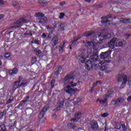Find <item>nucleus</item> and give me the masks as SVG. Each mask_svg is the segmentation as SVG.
Instances as JSON below:
<instances>
[{
	"label": "nucleus",
	"instance_id": "29",
	"mask_svg": "<svg viewBox=\"0 0 131 131\" xmlns=\"http://www.w3.org/2000/svg\"><path fill=\"white\" fill-rule=\"evenodd\" d=\"M82 113H81V112H78V113H75V117L76 118H77V119H79H79H80V118H81V115H82Z\"/></svg>",
	"mask_w": 131,
	"mask_h": 131
},
{
	"label": "nucleus",
	"instance_id": "26",
	"mask_svg": "<svg viewBox=\"0 0 131 131\" xmlns=\"http://www.w3.org/2000/svg\"><path fill=\"white\" fill-rule=\"evenodd\" d=\"M15 124H16V120H10L8 126L9 127H12V126H15Z\"/></svg>",
	"mask_w": 131,
	"mask_h": 131
},
{
	"label": "nucleus",
	"instance_id": "42",
	"mask_svg": "<svg viewBox=\"0 0 131 131\" xmlns=\"http://www.w3.org/2000/svg\"><path fill=\"white\" fill-rule=\"evenodd\" d=\"M65 16V13L64 12H61L59 14V19H63Z\"/></svg>",
	"mask_w": 131,
	"mask_h": 131
},
{
	"label": "nucleus",
	"instance_id": "1",
	"mask_svg": "<svg viewBox=\"0 0 131 131\" xmlns=\"http://www.w3.org/2000/svg\"><path fill=\"white\" fill-rule=\"evenodd\" d=\"M89 46H93L92 48L94 49L93 55L92 56V51H91L89 53H88V57H91V60H88L85 62V69H87L89 71H91L93 69V64H95V63H97L98 61V59H99V52H98V50L97 49V44H94V42L92 41L88 42Z\"/></svg>",
	"mask_w": 131,
	"mask_h": 131
},
{
	"label": "nucleus",
	"instance_id": "33",
	"mask_svg": "<svg viewBox=\"0 0 131 131\" xmlns=\"http://www.w3.org/2000/svg\"><path fill=\"white\" fill-rule=\"evenodd\" d=\"M84 53H81V55L82 56L80 57V59H82V60L81 61V63H84V62H85V60L86 59V57H85V55H84V56H83Z\"/></svg>",
	"mask_w": 131,
	"mask_h": 131
},
{
	"label": "nucleus",
	"instance_id": "9",
	"mask_svg": "<svg viewBox=\"0 0 131 131\" xmlns=\"http://www.w3.org/2000/svg\"><path fill=\"white\" fill-rule=\"evenodd\" d=\"M108 34H109V33H101L98 36V39H99L98 43H102V42L103 41V40H105V39H109L110 37L108 36Z\"/></svg>",
	"mask_w": 131,
	"mask_h": 131
},
{
	"label": "nucleus",
	"instance_id": "62",
	"mask_svg": "<svg viewBox=\"0 0 131 131\" xmlns=\"http://www.w3.org/2000/svg\"><path fill=\"white\" fill-rule=\"evenodd\" d=\"M76 85H77V83H74V84H73L72 85V88H73V86H76Z\"/></svg>",
	"mask_w": 131,
	"mask_h": 131
},
{
	"label": "nucleus",
	"instance_id": "28",
	"mask_svg": "<svg viewBox=\"0 0 131 131\" xmlns=\"http://www.w3.org/2000/svg\"><path fill=\"white\" fill-rule=\"evenodd\" d=\"M35 17H37V18H41L42 17H45V14L42 12H37L35 13Z\"/></svg>",
	"mask_w": 131,
	"mask_h": 131
},
{
	"label": "nucleus",
	"instance_id": "15",
	"mask_svg": "<svg viewBox=\"0 0 131 131\" xmlns=\"http://www.w3.org/2000/svg\"><path fill=\"white\" fill-rule=\"evenodd\" d=\"M80 90L77 89H73L72 88L69 89L66 91V93L68 94H69L70 95H74L76 93V92H80Z\"/></svg>",
	"mask_w": 131,
	"mask_h": 131
},
{
	"label": "nucleus",
	"instance_id": "37",
	"mask_svg": "<svg viewBox=\"0 0 131 131\" xmlns=\"http://www.w3.org/2000/svg\"><path fill=\"white\" fill-rule=\"evenodd\" d=\"M94 7H95L96 9H101V8H103V4H100L99 5H97V4H94Z\"/></svg>",
	"mask_w": 131,
	"mask_h": 131
},
{
	"label": "nucleus",
	"instance_id": "23",
	"mask_svg": "<svg viewBox=\"0 0 131 131\" xmlns=\"http://www.w3.org/2000/svg\"><path fill=\"white\" fill-rule=\"evenodd\" d=\"M38 3L42 7H46V6H48V1H47V0H39Z\"/></svg>",
	"mask_w": 131,
	"mask_h": 131
},
{
	"label": "nucleus",
	"instance_id": "50",
	"mask_svg": "<svg viewBox=\"0 0 131 131\" xmlns=\"http://www.w3.org/2000/svg\"><path fill=\"white\" fill-rule=\"evenodd\" d=\"M24 100L26 103H27V102H29V96H27L26 97V99Z\"/></svg>",
	"mask_w": 131,
	"mask_h": 131
},
{
	"label": "nucleus",
	"instance_id": "57",
	"mask_svg": "<svg viewBox=\"0 0 131 131\" xmlns=\"http://www.w3.org/2000/svg\"><path fill=\"white\" fill-rule=\"evenodd\" d=\"M125 36L127 37V38H128V37H130V36H131V34H126L125 35Z\"/></svg>",
	"mask_w": 131,
	"mask_h": 131
},
{
	"label": "nucleus",
	"instance_id": "49",
	"mask_svg": "<svg viewBox=\"0 0 131 131\" xmlns=\"http://www.w3.org/2000/svg\"><path fill=\"white\" fill-rule=\"evenodd\" d=\"M108 116V113H104L103 114H101V117H107Z\"/></svg>",
	"mask_w": 131,
	"mask_h": 131
},
{
	"label": "nucleus",
	"instance_id": "13",
	"mask_svg": "<svg viewBox=\"0 0 131 131\" xmlns=\"http://www.w3.org/2000/svg\"><path fill=\"white\" fill-rule=\"evenodd\" d=\"M36 21L37 23H39L40 24H46L48 21V18L46 17H42L41 18H36Z\"/></svg>",
	"mask_w": 131,
	"mask_h": 131
},
{
	"label": "nucleus",
	"instance_id": "24",
	"mask_svg": "<svg viewBox=\"0 0 131 131\" xmlns=\"http://www.w3.org/2000/svg\"><path fill=\"white\" fill-rule=\"evenodd\" d=\"M91 127L92 129H95V128H98L99 125H98V123L97 121H94L93 123L91 124Z\"/></svg>",
	"mask_w": 131,
	"mask_h": 131
},
{
	"label": "nucleus",
	"instance_id": "31",
	"mask_svg": "<svg viewBox=\"0 0 131 131\" xmlns=\"http://www.w3.org/2000/svg\"><path fill=\"white\" fill-rule=\"evenodd\" d=\"M65 29V26L62 23H60L59 26L58 27V30L59 31H63Z\"/></svg>",
	"mask_w": 131,
	"mask_h": 131
},
{
	"label": "nucleus",
	"instance_id": "3",
	"mask_svg": "<svg viewBox=\"0 0 131 131\" xmlns=\"http://www.w3.org/2000/svg\"><path fill=\"white\" fill-rule=\"evenodd\" d=\"M75 76V71H72L64 77L62 80V83L64 85H67L70 82V80H72Z\"/></svg>",
	"mask_w": 131,
	"mask_h": 131
},
{
	"label": "nucleus",
	"instance_id": "61",
	"mask_svg": "<svg viewBox=\"0 0 131 131\" xmlns=\"http://www.w3.org/2000/svg\"><path fill=\"white\" fill-rule=\"evenodd\" d=\"M67 89H68V90H70V89H72V88H71V86L70 85H68L67 86Z\"/></svg>",
	"mask_w": 131,
	"mask_h": 131
},
{
	"label": "nucleus",
	"instance_id": "45",
	"mask_svg": "<svg viewBox=\"0 0 131 131\" xmlns=\"http://www.w3.org/2000/svg\"><path fill=\"white\" fill-rule=\"evenodd\" d=\"M32 43H35L36 45H39V41L37 39H34L32 41Z\"/></svg>",
	"mask_w": 131,
	"mask_h": 131
},
{
	"label": "nucleus",
	"instance_id": "14",
	"mask_svg": "<svg viewBox=\"0 0 131 131\" xmlns=\"http://www.w3.org/2000/svg\"><path fill=\"white\" fill-rule=\"evenodd\" d=\"M116 43V38H113L108 43V47L111 50H113L114 49V47H115Z\"/></svg>",
	"mask_w": 131,
	"mask_h": 131
},
{
	"label": "nucleus",
	"instance_id": "12",
	"mask_svg": "<svg viewBox=\"0 0 131 131\" xmlns=\"http://www.w3.org/2000/svg\"><path fill=\"white\" fill-rule=\"evenodd\" d=\"M124 102V98L123 97H119L117 99L114 100H112L111 103L113 105H118L119 104H121Z\"/></svg>",
	"mask_w": 131,
	"mask_h": 131
},
{
	"label": "nucleus",
	"instance_id": "32",
	"mask_svg": "<svg viewBox=\"0 0 131 131\" xmlns=\"http://www.w3.org/2000/svg\"><path fill=\"white\" fill-rule=\"evenodd\" d=\"M75 125L73 124L72 123H68L67 125V127L69 129H71V128H73V129H74L75 128Z\"/></svg>",
	"mask_w": 131,
	"mask_h": 131
},
{
	"label": "nucleus",
	"instance_id": "47",
	"mask_svg": "<svg viewBox=\"0 0 131 131\" xmlns=\"http://www.w3.org/2000/svg\"><path fill=\"white\" fill-rule=\"evenodd\" d=\"M121 126H122V129L124 130H126L127 128H126V126H125V124H121Z\"/></svg>",
	"mask_w": 131,
	"mask_h": 131
},
{
	"label": "nucleus",
	"instance_id": "53",
	"mask_svg": "<svg viewBox=\"0 0 131 131\" xmlns=\"http://www.w3.org/2000/svg\"><path fill=\"white\" fill-rule=\"evenodd\" d=\"M127 101L128 102H131V95L129 96V97H128L127 99Z\"/></svg>",
	"mask_w": 131,
	"mask_h": 131
},
{
	"label": "nucleus",
	"instance_id": "48",
	"mask_svg": "<svg viewBox=\"0 0 131 131\" xmlns=\"http://www.w3.org/2000/svg\"><path fill=\"white\" fill-rule=\"evenodd\" d=\"M27 84V81L25 82H22L19 84V85L20 86H26Z\"/></svg>",
	"mask_w": 131,
	"mask_h": 131
},
{
	"label": "nucleus",
	"instance_id": "5",
	"mask_svg": "<svg viewBox=\"0 0 131 131\" xmlns=\"http://www.w3.org/2000/svg\"><path fill=\"white\" fill-rule=\"evenodd\" d=\"M23 23H27V19L24 18H20L15 21V25L12 27V28H19L23 25Z\"/></svg>",
	"mask_w": 131,
	"mask_h": 131
},
{
	"label": "nucleus",
	"instance_id": "40",
	"mask_svg": "<svg viewBox=\"0 0 131 131\" xmlns=\"http://www.w3.org/2000/svg\"><path fill=\"white\" fill-rule=\"evenodd\" d=\"M56 81L55 80V79H52L50 82V84L51 85V89H54V86H55V82Z\"/></svg>",
	"mask_w": 131,
	"mask_h": 131
},
{
	"label": "nucleus",
	"instance_id": "63",
	"mask_svg": "<svg viewBox=\"0 0 131 131\" xmlns=\"http://www.w3.org/2000/svg\"><path fill=\"white\" fill-rule=\"evenodd\" d=\"M84 2H85L86 3H91L92 2V0H84Z\"/></svg>",
	"mask_w": 131,
	"mask_h": 131
},
{
	"label": "nucleus",
	"instance_id": "16",
	"mask_svg": "<svg viewBox=\"0 0 131 131\" xmlns=\"http://www.w3.org/2000/svg\"><path fill=\"white\" fill-rule=\"evenodd\" d=\"M63 106H64V101H59L57 104V107L53 111H59V110H61V108H62Z\"/></svg>",
	"mask_w": 131,
	"mask_h": 131
},
{
	"label": "nucleus",
	"instance_id": "46",
	"mask_svg": "<svg viewBox=\"0 0 131 131\" xmlns=\"http://www.w3.org/2000/svg\"><path fill=\"white\" fill-rule=\"evenodd\" d=\"M79 120L78 119H77V118L75 117L74 118H72L71 119V121H74L75 122H77V121H78Z\"/></svg>",
	"mask_w": 131,
	"mask_h": 131
},
{
	"label": "nucleus",
	"instance_id": "22",
	"mask_svg": "<svg viewBox=\"0 0 131 131\" xmlns=\"http://www.w3.org/2000/svg\"><path fill=\"white\" fill-rule=\"evenodd\" d=\"M63 70V68H62L61 66H59L58 67H57V68H56V70L55 72V75H59V74H60V73L61 72V71H62V70Z\"/></svg>",
	"mask_w": 131,
	"mask_h": 131
},
{
	"label": "nucleus",
	"instance_id": "10",
	"mask_svg": "<svg viewBox=\"0 0 131 131\" xmlns=\"http://www.w3.org/2000/svg\"><path fill=\"white\" fill-rule=\"evenodd\" d=\"M112 51L109 50L105 52H101L100 54V58L103 60H105V59H109L110 57V55H111V53Z\"/></svg>",
	"mask_w": 131,
	"mask_h": 131
},
{
	"label": "nucleus",
	"instance_id": "55",
	"mask_svg": "<svg viewBox=\"0 0 131 131\" xmlns=\"http://www.w3.org/2000/svg\"><path fill=\"white\" fill-rule=\"evenodd\" d=\"M19 82V83H20L21 82V81H22V77L19 76V78H18V81H17Z\"/></svg>",
	"mask_w": 131,
	"mask_h": 131
},
{
	"label": "nucleus",
	"instance_id": "38",
	"mask_svg": "<svg viewBox=\"0 0 131 131\" xmlns=\"http://www.w3.org/2000/svg\"><path fill=\"white\" fill-rule=\"evenodd\" d=\"M14 101V97L12 96H10V98L8 100H7L6 104H10V103H12Z\"/></svg>",
	"mask_w": 131,
	"mask_h": 131
},
{
	"label": "nucleus",
	"instance_id": "2",
	"mask_svg": "<svg viewBox=\"0 0 131 131\" xmlns=\"http://www.w3.org/2000/svg\"><path fill=\"white\" fill-rule=\"evenodd\" d=\"M107 63H110V60H103L99 63L95 62L93 64V69L97 70V68H99L101 71H105L106 73H110L112 72L110 69V66Z\"/></svg>",
	"mask_w": 131,
	"mask_h": 131
},
{
	"label": "nucleus",
	"instance_id": "41",
	"mask_svg": "<svg viewBox=\"0 0 131 131\" xmlns=\"http://www.w3.org/2000/svg\"><path fill=\"white\" fill-rule=\"evenodd\" d=\"M36 61H37V58L35 57H33L32 58V64H35V63H36Z\"/></svg>",
	"mask_w": 131,
	"mask_h": 131
},
{
	"label": "nucleus",
	"instance_id": "7",
	"mask_svg": "<svg viewBox=\"0 0 131 131\" xmlns=\"http://www.w3.org/2000/svg\"><path fill=\"white\" fill-rule=\"evenodd\" d=\"M52 47L51 50L52 51H56L58 49L57 45H59V38L57 37H54L52 38L51 41Z\"/></svg>",
	"mask_w": 131,
	"mask_h": 131
},
{
	"label": "nucleus",
	"instance_id": "59",
	"mask_svg": "<svg viewBox=\"0 0 131 131\" xmlns=\"http://www.w3.org/2000/svg\"><path fill=\"white\" fill-rule=\"evenodd\" d=\"M42 37H43V38H46L47 37V34L46 33H43L42 35Z\"/></svg>",
	"mask_w": 131,
	"mask_h": 131
},
{
	"label": "nucleus",
	"instance_id": "39",
	"mask_svg": "<svg viewBox=\"0 0 131 131\" xmlns=\"http://www.w3.org/2000/svg\"><path fill=\"white\" fill-rule=\"evenodd\" d=\"M116 129H120L121 128V124L120 123H117L116 124Z\"/></svg>",
	"mask_w": 131,
	"mask_h": 131
},
{
	"label": "nucleus",
	"instance_id": "20",
	"mask_svg": "<svg viewBox=\"0 0 131 131\" xmlns=\"http://www.w3.org/2000/svg\"><path fill=\"white\" fill-rule=\"evenodd\" d=\"M9 75H16L17 73H18V69L17 68H14L13 70H11L9 71Z\"/></svg>",
	"mask_w": 131,
	"mask_h": 131
},
{
	"label": "nucleus",
	"instance_id": "64",
	"mask_svg": "<svg viewBox=\"0 0 131 131\" xmlns=\"http://www.w3.org/2000/svg\"><path fill=\"white\" fill-rule=\"evenodd\" d=\"M97 84L99 83V84H102V81H97Z\"/></svg>",
	"mask_w": 131,
	"mask_h": 131
},
{
	"label": "nucleus",
	"instance_id": "52",
	"mask_svg": "<svg viewBox=\"0 0 131 131\" xmlns=\"http://www.w3.org/2000/svg\"><path fill=\"white\" fill-rule=\"evenodd\" d=\"M94 91H95V87L93 86L92 87L91 89L90 90V92L93 94L94 93Z\"/></svg>",
	"mask_w": 131,
	"mask_h": 131
},
{
	"label": "nucleus",
	"instance_id": "18",
	"mask_svg": "<svg viewBox=\"0 0 131 131\" xmlns=\"http://www.w3.org/2000/svg\"><path fill=\"white\" fill-rule=\"evenodd\" d=\"M124 46V41H122L121 40H117V38H116V45L115 47H123Z\"/></svg>",
	"mask_w": 131,
	"mask_h": 131
},
{
	"label": "nucleus",
	"instance_id": "51",
	"mask_svg": "<svg viewBox=\"0 0 131 131\" xmlns=\"http://www.w3.org/2000/svg\"><path fill=\"white\" fill-rule=\"evenodd\" d=\"M64 5H66V2H65V1H62L59 3V6H61V7L64 6Z\"/></svg>",
	"mask_w": 131,
	"mask_h": 131
},
{
	"label": "nucleus",
	"instance_id": "43",
	"mask_svg": "<svg viewBox=\"0 0 131 131\" xmlns=\"http://www.w3.org/2000/svg\"><path fill=\"white\" fill-rule=\"evenodd\" d=\"M129 20H130V19H124L122 20H120V23H122V24H125L126 23V22H127V21H129Z\"/></svg>",
	"mask_w": 131,
	"mask_h": 131
},
{
	"label": "nucleus",
	"instance_id": "34",
	"mask_svg": "<svg viewBox=\"0 0 131 131\" xmlns=\"http://www.w3.org/2000/svg\"><path fill=\"white\" fill-rule=\"evenodd\" d=\"M0 131H7V128L5 124H2L0 126Z\"/></svg>",
	"mask_w": 131,
	"mask_h": 131
},
{
	"label": "nucleus",
	"instance_id": "27",
	"mask_svg": "<svg viewBox=\"0 0 131 131\" xmlns=\"http://www.w3.org/2000/svg\"><path fill=\"white\" fill-rule=\"evenodd\" d=\"M64 46H65V42L63 41L61 46L58 47L59 54H62L63 53V49H64Z\"/></svg>",
	"mask_w": 131,
	"mask_h": 131
},
{
	"label": "nucleus",
	"instance_id": "25",
	"mask_svg": "<svg viewBox=\"0 0 131 131\" xmlns=\"http://www.w3.org/2000/svg\"><path fill=\"white\" fill-rule=\"evenodd\" d=\"M34 52L36 53V55L37 57H41V51L38 49V48H35L34 50Z\"/></svg>",
	"mask_w": 131,
	"mask_h": 131
},
{
	"label": "nucleus",
	"instance_id": "19",
	"mask_svg": "<svg viewBox=\"0 0 131 131\" xmlns=\"http://www.w3.org/2000/svg\"><path fill=\"white\" fill-rule=\"evenodd\" d=\"M13 86L12 90L15 92L17 89H19V88H20V83L18 81H15L13 83Z\"/></svg>",
	"mask_w": 131,
	"mask_h": 131
},
{
	"label": "nucleus",
	"instance_id": "56",
	"mask_svg": "<svg viewBox=\"0 0 131 131\" xmlns=\"http://www.w3.org/2000/svg\"><path fill=\"white\" fill-rule=\"evenodd\" d=\"M4 4V0H0V6H3Z\"/></svg>",
	"mask_w": 131,
	"mask_h": 131
},
{
	"label": "nucleus",
	"instance_id": "11",
	"mask_svg": "<svg viewBox=\"0 0 131 131\" xmlns=\"http://www.w3.org/2000/svg\"><path fill=\"white\" fill-rule=\"evenodd\" d=\"M109 18H112V14H109L106 15V16H103L101 17V23L102 24H106V23H108V22H110V20H109Z\"/></svg>",
	"mask_w": 131,
	"mask_h": 131
},
{
	"label": "nucleus",
	"instance_id": "44",
	"mask_svg": "<svg viewBox=\"0 0 131 131\" xmlns=\"http://www.w3.org/2000/svg\"><path fill=\"white\" fill-rule=\"evenodd\" d=\"M5 58H6V59H8V58H10L11 57V53L8 52L5 54L4 55Z\"/></svg>",
	"mask_w": 131,
	"mask_h": 131
},
{
	"label": "nucleus",
	"instance_id": "58",
	"mask_svg": "<svg viewBox=\"0 0 131 131\" xmlns=\"http://www.w3.org/2000/svg\"><path fill=\"white\" fill-rule=\"evenodd\" d=\"M97 84H98V82L96 81V82H94L93 84L94 88H95V86H96L97 85Z\"/></svg>",
	"mask_w": 131,
	"mask_h": 131
},
{
	"label": "nucleus",
	"instance_id": "36",
	"mask_svg": "<svg viewBox=\"0 0 131 131\" xmlns=\"http://www.w3.org/2000/svg\"><path fill=\"white\" fill-rule=\"evenodd\" d=\"M33 34H35V32L31 30L29 33H24L23 35H33Z\"/></svg>",
	"mask_w": 131,
	"mask_h": 131
},
{
	"label": "nucleus",
	"instance_id": "35",
	"mask_svg": "<svg viewBox=\"0 0 131 131\" xmlns=\"http://www.w3.org/2000/svg\"><path fill=\"white\" fill-rule=\"evenodd\" d=\"M12 6L14 8H19V3H18V2H17V1H14L12 3Z\"/></svg>",
	"mask_w": 131,
	"mask_h": 131
},
{
	"label": "nucleus",
	"instance_id": "6",
	"mask_svg": "<svg viewBox=\"0 0 131 131\" xmlns=\"http://www.w3.org/2000/svg\"><path fill=\"white\" fill-rule=\"evenodd\" d=\"M113 91H109L107 92V94L105 95V97L104 98V100L97 99L96 101L99 102V103L100 104V105L106 104V103H108V98H107L110 97V96H111V95H113Z\"/></svg>",
	"mask_w": 131,
	"mask_h": 131
},
{
	"label": "nucleus",
	"instance_id": "60",
	"mask_svg": "<svg viewBox=\"0 0 131 131\" xmlns=\"http://www.w3.org/2000/svg\"><path fill=\"white\" fill-rule=\"evenodd\" d=\"M4 17H5V15L0 14V20H1V19H3V18H4Z\"/></svg>",
	"mask_w": 131,
	"mask_h": 131
},
{
	"label": "nucleus",
	"instance_id": "30",
	"mask_svg": "<svg viewBox=\"0 0 131 131\" xmlns=\"http://www.w3.org/2000/svg\"><path fill=\"white\" fill-rule=\"evenodd\" d=\"M25 103H26L24 100L20 101V104L17 106V108H23L25 105Z\"/></svg>",
	"mask_w": 131,
	"mask_h": 131
},
{
	"label": "nucleus",
	"instance_id": "54",
	"mask_svg": "<svg viewBox=\"0 0 131 131\" xmlns=\"http://www.w3.org/2000/svg\"><path fill=\"white\" fill-rule=\"evenodd\" d=\"M123 58L120 57L119 59H118V62H122V61H123Z\"/></svg>",
	"mask_w": 131,
	"mask_h": 131
},
{
	"label": "nucleus",
	"instance_id": "17",
	"mask_svg": "<svg viewBox=\"0 0 131 131\" xmlns=\"http://www.w3.org/2000/svg\"><path fill=\"white\" fill-rule=\"evenodd\" d=\"M81 38V37L78 36L77 37H76V39L72 42L71 44L70 45V50H72V47L75 46L76 45V42L79 40Z\"/></svg>",
	"mask_w": 131,
	"mask_h": 131
},
{
	"label": "nucleus",
	"instance_id": "8",
	"mask_svg": "<svg viewBox=\"0 0 131 131\" xmlns=\"http://www.w3.org/2000/svg\"><path fill=\"white\" fill-rule=\"evenodd\" d=\"M49 108L50 106L49 105H46L43 106L38 115V118H39V119H42V118H43L46 113H47V112L49 110Z\"/></svg>",
	"mask_w": 131,
	"mask_h": 131
},
{
	"label": "nucleus",
	"instance_id": "21",
	"mask_svg": "<svg viewBox=\"0 0 131 131\" xmlns=\"http://www.w3.org/2000/svg\"><path fill=\"white\" fill-rule=\"evenodd\" d=\"M93 34H95V31H87L83 34V36H86V37H89V36H92Z\"/></svg>",
	"mask_w": 131,
	"mask_h": 131
},
{
	"label": "nucleus",
	"instance_id": "4",
	"mask_svg": "<svg viewBox=\"0 0 131 131\" xmlns=\"http://www.w3.org/2000/svg\"><path fill=\"white\" fill-rule=\"evenodd\" d=\"M116 78L117 79V81L118 82H121L123 80V84H125L126 83V82H128V84L129 85H131V75L128 76V78L127 79V76L125 75V76H123L122 75L119 74L116 76Z\"/></svg>",
	"mask_w": 131,
	"mask_h": 131
}]
</instances>
